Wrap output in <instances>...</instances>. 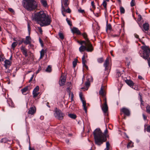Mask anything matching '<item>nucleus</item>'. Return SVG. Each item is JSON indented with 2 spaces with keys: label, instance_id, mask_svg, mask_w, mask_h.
Instances as JSON below:
<instances>
[{
  "label": "nucleus",
  "instance_id": "nucleus-42",
  "mask_svg": "<svg viewBox=\"0 0 150 150\" xmlns=\"http://www.w3.org/2000/svg\"><path fill=\"white\" fill-rule=\"evenodd\" d=\"M97 61L98 63H101L103 62L104 59L103 58L101 57L98 59Z\"/></svg>",
  "mask_w": 150,
  "mask_h": 150
},
{
  "label": "nucleus",
  "instance_id": "nucleus-18",
  "mask_svg": "<svg viewBox=\"0 0 150 150\" xmlns=\"http://www.w3.org/2000/svg\"><path fill=\"white\" fill-rule=\"evenodd\" d=\"M142 20V18L141 15L139 14L138 15L137 19V22L140 28H142V23L140 21Z\"/></svg>",
  "mask_w": 150,
  "mask_h": 150
},
{
  "label": "nucleus",
  "instance_id": "nucleus-48",
  "mask_svg": "<svg viewBox=\"0 0 150 150\" xmlns=\"http://www.w3.org/2000/svg\"><path fill=\"white\" fill-rule=\"evenodd\" d=\"M132 142H130L127 145V148H129L130 147H131L132 145Z\"/></svg>",
  "mask_w": 150,
  "mask_h": 150
},
{
  "label": "nucleus",
  "instance_id": "nucleus-36",
  "mask_svg": "<svg viewBox=\"0 0 150 150\" xmlns=\"http://www.w3.org/2000/svg\"><path fill=\"white\" fill-rule=\"evenodd\" d=\"M146 112L150 114V106L149 105H147L146 107Z\"/></svg>",
  "mask_w": 150,
  "mask_h": 150
},
{
  "label": "nucleus",
  "instance_id": "nucleus-57",
  "mask_svg": "<svg viewBox=\"0 0 150 150\" xmlns=\"http://www.w3.org/2000/svg\"><path fill=\"white\" fill-rule=\"evenodd\" d=\"M142 116L144 120H146V119L147 117L144 114H142Z\"/></svg>",
  "mask_w": 150,
  "mask_h": 150
},
{
  "label": "nucleus",
  "instance_id": "nucleus-60",
  "mask_svg": "<svg viewBox=\"0 0 150 150\" xmlns=\"http://www.w3.org/2000/svg\"><path fill=\"white\" fill-rule=\"evenodd\" d=\"M39 41L41 44L43 46V42L42 40L40 38L39 39Z\"/></svg>",
  "mask_w": 150,
  "mask_h": 150
},
{
  "label": "nucleus",
  "instance_id": "nucleus-39",
  "mask_svg": "<svg viewBox=\"0 0 150 150\" xmlns=\"http://www.w3.org/2000/svg\"><path fill=\"white\" fill-rule=\"evenodd\" d=\"M33 98H35L39 94V93L33 92Z\"/></svg>",
  "mask_w": 150,
  "mask_h": 150
},
{
  "label": "nucleus",
  "instance_id": "nucleus-41",
  "mask_svg": "<svg viewBox=\"0 0 150 150\" xmlns=\"http://www.w3.org/2000/svg\"><path fill=\"white\" fill-rule=\"evenodd\" d=\"M39 86H37L36 87H35L34 89L33 92H37L39 90Z\"/></svg>",
  "mask_w": 150,
  "mask_h": 150
},
{
  "label": "nucleus",
  "instance_id": "nucleus-2",
  "mask_svg": "<svg viewBox=\"0 0 150 150\" xmlns=\"http://www.w3.org/2000/svg\"><path fill=\"white\" fill-rule=\"evenodd\" d=\"M34 18L38 23L42 27L49 25L51 22V18L49 16L45 13L43 11H40L35 14Z\"/></svg>",
  "mask_w": 150,
  "mask_h": 150
},
{
  "label": "nucleus",
  "instance_id": "nucleus-58",
  "mask_svg": "<svg viewBox=\"0 0 150 150\" xmlns=\"http://www.w3.org/2000/svg\"><path fill=\"white\" fill-rule=\"evenodd\" d=\"M41 70V68L40 67L39 68L36 72V74H38Z\"/></svg>",
  "mask_w": 150,
  "mask_h": 150
},
{
  "label": "nucleus",
  "instance_id": "nucleus-13",
  "mask_svg": "<svg viewBox=\"0 0 150 150\" xmlns=\"http://www.w3.org/2000/svg\"><path fill=\"white\" fill-rule=\"evenodd\" d=\"M36 109L35 106L30 108L28 112V114L31 115H33L36 112Z\"/></svg>",
  "mask_w": 150,
  "mask_h": 150
},
{
  "label": "nucleus",
  "instance_id": "nucleus-30",
  "mask_svg": "<svg viewBox=\"0 0 150 150\" xmlns=\"http://www.w3.org/2000/svg\"><path fill=\"white\" fill-rule=\"evenodd\" d=\"M68 116L71 118L75 119L76 118V115L74 114H68Z\"/></svg>",
  "mask_w": 150,
  "mask_h": 150
},
{
  "label": "nucleus",
  "instance_id": "nucleus-34",
  "mask_svg": "<svg viewBox=\"0 0 150 150\" xmlns=\"http://www.w3.org/2000/svg\"><path fill=\"white\" fill-rule=\"evenodd\" d=\"M120 11L121 14H123L125 13V9L122 6H120Z\"/></svg>",
  "mask_w": 150,
  "mask_h": 150
},
{
  "label": "nucleus",
  "instance_id": "nucleus-50",
  "mask_svg": "<svg viewBox=\"0 0 150 150\" xmlns=\"http://www.w3.org/2000/svg\"><path fill=\"white\" fill-rule=\"evenodd\" d=\"M78 12L80 13H84V10L83 9H82L81 8H80L78 10Z\"/></svg>",
  "mask_w": 150,
  "mask_h": 150
},
{
  "label": "nucleus",
  "instance_id": "nucleus-24",
  "mask_svg": "<svg viewBox=\"0 0 150 150\" xmlns=\"http://www.w3.org/2000/svg\"><path fill=\"white\" fill-rule=\"evenodd\" d=\"M40 1L41 4L45 8L48 7L46 0H40Z\"/></svg>",
  "mask_w": 150,
  "mask_h": 150
},
{
  "label": "nucleus",
  "instance_id": "nucleus-14",
  "mask_svg": "<svg viewBox=\"0 0 150 150\" xmlns=\"http://www.w3.org/2000/svg\"><path fill=\"white\" fill-rule=\"evenodd\" d=\"M4 66L6 69H8L11 64V62L9 60L6 59L4 61Z\"/></svg>",
  "mask_w": 150,
  "mask_h": 150
},
{
  "label": "nucleus",
  "instance_id": "nucleus-53",
  "mask_svg": "<svg viewBox=\"0 0 150 150\" xmlns=\"http://www.w3.org/2000/svg\"><path fill=\"white\" fill-rule=\"evenodd\" d=\"M28 32H29V35H30V25H29V24L28 23Z\"/></svg>",
  "mask_w": 150,
  "mask_h": 150
},
{
  "label": "nucleus",
  "instance_id": "nucleus-56",
  "mask_svg": "<svg viewBox=\"0 0 150 150\" xmlns=\"http://www.w3.org/2000/svg\"><path fill=\"white\" fill-rule=\"evenodd\" d=\"M134 37H135V38H139V36L137 34H136V33L134 34Z\"/></svg>",
  "mask_w": 150,
  "mask_h": 150
},
{
  "label": "nucleus",
  "instance_id": "nucleus-38",
  "mask_svg": "<svg viewBox=\"0 0 150 150\" xmlns=\"http://www.w3.org/2000/svg\"><path fill=\"white\" fill-rule=\"evenodd\" d=\"M112 29L111 25L110 24H107L106 26V30H110Z\"/></svg>",
  "mask_w": 150,
  "mask_h": 150
},
{
  "label": "nucleus",
  "instance_id": "nucleus-33",
  "mask_svg": "<svg viewBox=\"0 0 150 150\" xmlns=\"http://www.w3.org/2000/svg\"><path fill=\"white\" fill-rule=\"evenodd\" d=\"M58 35L59 38L62 40H63L64 39V35L61 32H59L58 33Z\"/></svg>",
  "mask_w": 150,
  "mask_h": 150
},
{
  "label": "nucleus",
  "instance_id": "nucleus-40",
  "mask_svg": "<svg viewBox=\"0 0 150 150\" xmlns=\"http://www.w3.org/2000/svg\"><path fill=\"white\" fill-rule=\"evenodd\" d=\"M6 69L5 71V72L6 73H7L8 75H11V71L9 69Z\"/></svg>",
  "mask_w": 150,
  "mask_h": 150
},
{
  "label": "nucleus",
  "instance_id": "nucleus-32",
  "mask_svg": "<svg viewBox=\"0 0 150 150\" xmlns=\"http://www.w3.org/2000/svg\"><path fill=\"white\" fill-rule=\"evenodd\" d=\"M18 43L16 42H14L11 45V47L13 49V50L15 48L17 45Z\"/></svg>",
  "mask_w": 150,
  "mask_h": 150
},
{
  "label": "nucleus",
  "instance_id": "nucleus-26",
  "mask_svg": "<svg viewBox=\"0 0 150 150\" xmlns=\"http://www.w3.org/2000/svg\"><path fill=\"white\" fill-rule=\"evenodd\" d=\"M68 0H63V5L65 8L68 7Z\"/></svg>",
  "mask_w": 150,
  "mask_h": 150
},
{
  "label": "nucleus",
  "instance_id": "nucleus-25",
  "mask_svg": "<svg viewBox=\"0 0 150 150\" xmlns=\"http://www.w3.org/2000/svg\"><path fill=\"white\" fill-rule=\"evenodd\" d=\"M28 90V87L26 86L21 90L22 93L24 95H26L27 92Z\"/></svg>",
  "mask_w": 150,
  "mask_h": 150
},
{
  "label": "nucleus",
  "instance_id": "nucleus-63",
  "mask_svg": "<svg viewBox=\"0 0 150 150\" xmlns=\"http://www.w3.org/2000/svg\"><path fill=\"white\" fill-rule=\"evenodd\" d=\"M85 56V59H86L87 57V55L86 54L84 53V55Z\"/></svg>",
  "mask_w": 150,
  "mask_h": 150
},
{
  "label": "nucleus",
  "instance_id": "nucleus-37",
  "mask_svg": "<svg viewBox=\"0 0 150 150\" xmlns=\"http://www.w3.org/2000/svg\"><path fill=\"white\" fill-rule=\"evenodd\" d=\"M110 144L109 142H107L106 143V148L104 150H109V147Z\"/></svg>",
  "mask_w": 150,
  "mask_h": 150
},
{
  "label": "nucleus",
  "instance_id": "nucleus-21",
  "mask_svg": "<svg viewBox=\"0 0 150 150\" xmlns=\"http://www.w3.org/2000/svg\"><path fill=\"white\" fill-rule=\"evenodd\" d=\"M82 61L83 66L85 67L87 69H88V67L86 64V61L85 59V56L84 55H83L82 57Z\"/></svg>",
  "mask_w": 150,
  "mask_h": 150
},
{
  "label": "nucleus",
  "instance_id": "nucleus-44",
  "mask_svg": "<svg viewBox=\"0 0 150 150\" xmlns=\"http://www.w3.org/2000/svg\"><path fill=\"white\" fill-rule=\"evenodd\" d=\"M66 21L68 23V24L70 26H72V24L71 22L69 20L68 18L66 19Z\"/></svg>",
  "mask_w": 150,
  "mask_h": 150
},
{
  "label": "nucleus",
  "instance_id": "nucleus-12",
  "mask_svg": "<svg viewBox=\"0 0 150 150\" xmlns=\"http://www.w3.org/2000/svg\"><path fill=\"white\" fill-rule=\"evenodd\" d=\"M80 97L81 100L82 102L83 106V109L86 113L87 112V108L86 107V101L83 99L82 98V96L81 94H80L79 95Z\"/></svg>",
  "mask_w": 150,
  "mask_h": 150
},
{
  "label": "nucleus",
  "instance_id": "nucleus-51",
  "mask_svg": "<svg viewBox=\"0 0 150 150\" xmlns=\"http://www.w3.org/2000/svg\"><path fill=\"white\" fill-rule=\"evenodd\" d=\"M38 29L39 30V31L41 34H42V30L41 27H38Z\"/></svg>",
  "mask_w": 150,
  "mask_h": 150
},
{
  "label": "nucleus",
  "instance_id": "nucleus-59",
  "mask_svg": "<svg viewBox=\"0 0 150 150\" xmlns=\"http://www.w3.org/2000/svg\"><path fill=\"white\" fill-rule=\"evenodd\" d=\"M112 36L114 37H118L119 36V35H116V34H113L112 35Z\"/></svg>",
  "mask_w": 150,
  "mask_h": 150
},
{
  "label": "nucleus",
  "instance_id": "nucleus-45",
  "mask_svg": "<svg viewBox=\"0 0 150 150\" xmlns=\"http://www.w3.org/2000/svg\"><path fill=\"white\" fill-rule=\"evenodd\" d=\"M24 39L21 38L19 41H18V45H21V44H22L23 42H24Z\"/></svg>",
  "mask_w": 150,
  "mask_h": 150
},
{
  "label": "nucleus",
  "instance_id": "nucleus-54",
  "mask_svg": "<svg viewBox=\"0 0 150 150\" xmlns=\"http://www.w3.org/2000/svg\"><path fill=\"white\" fill-rule=\"evenodd\" d=\"M8 10L11 13H14V11L12 8H9L8 9Z\"/></svg>",
  "mask_w": 150,
  "mask_h": 150
},
{
  "label": "nucleus",
  "instance_id": "nucleus-4",
  "mask_svg": "<svg viewBox=\"0 0 150 150\" xmlns=\"http://www.w3.org/2000/svg\"><path fill=\"white\" fill-rule=\"evenodd\" d=\"M142 49L143 50V57L145 59H150V48L148 46L146 45H143L141 47Z\"/></svg>",
  "mask_w": 150,
  "mask_h": 150
},
{
  "label": "nucleus",
  "instance_id": "nucleus-46",
  "mask_svg": "<svg viewBox=\"0 0 150 150\" xmlns=\"http://www.w3.org/2000/svg\"><path fill=\"white\" fill-rule=\"evenodd\" d=\"M21 38L19 37L18 38H13V41L17 42L19 41V40H20Z\"/></svg>",
  "mask_w": 150,
  "mask_h": 150
},
{
  "label": "nucleus",
  "instance_id": "nucleus-27",
  "mask_svg": "<svg viewBox=\"0 0 150 150\" xmlns=\"http://www.w3.org/2000/svg\"><path fill=\"white\" fill-rule=\"evenodd\" d=\"M45 55V50L43 49H42L40 52V59H41Z\"/></svg>",
  "mask_w": 150,
  "mask_h": 150
},
{
  "label": "nucleus",
  "instance_id": "nucleus-43",
  "mask_svg": "<svg viewBox=\"0 0 150 150\" xmlns=\"http://www.w3.org/2000/svg\"><path fill=\"white\" fill-rule=\"evenodd\" d=\"M77 63V60L76 59H75L73 62V64L74 67H75Z\"/></svg>",
  "mask_w": 150,
  "mask_h": 150
},
{
  "label": "nucleus",
  "instance_id": "nucleus-31",
  "mask_svg": "<svg viewBox=\"0 0 150 150\" xmlns=\"http://www.w3.org/2000/svg\"><path fill=\"white\" fill-rule=\"evenodd\" d=\"M106 2V1L103 0V2L102 4V5L103 6L105 9H107V3Z\"/></svg>",
  "mask_w": 150,
  "mask_h": 150
},
{
  "label": "nucleus",
  "instance_id": "nucleus-47",
  "mask_svg": "<svg viewBox=\"0 0 150 150\" xmlns=\"http://www.w3.org/2000/svg\"><path fill=\"white\" fill-rule=\"evenodd\" d=\"M135 0H132L130 3V5L132 7L134 6L135 5Z\"/></svg>",
  "mask_w": 150,
  "mask_h": 150
},
{
  "label": "nucleus",
  "instance_id": "nucleus-9",
  "mask_svg": "<svg viewBox=\"0 0 150 150\" xmlns=\"http://www.w3.org/2000/svg\"><path fill=\"white\" fill-rule=\"evenodd\" d=\"M20 50L23 54L25 56V57L28 56V54L27 53V50L24 46H21L20 47Z\"/></svg>",
  "mask_w": 150,
  "mask_h": 150
},
{
  "label": "nucleus",
  "instance_id": "nucleus-35",
  "mask_svg": "<svg viewBox=\"0 0 150 150\" xmlns=\"http://www.w3.org/2000/svg\"><path fill=\"white\" fill-rule=\"evenodd\" d=\"M52 71V67L50 65H49L47 69H46V71L47 72H50Z\"/></svg>",
  "mask_w": 150,
  "mask_h": 150
},
{
  "label": "nucleus",
  "instance_id": "nucleus-8",
  "mask_svg": "<svg viewBox=\"0 0 150 150\" xmlns=\"http://www.w3.org/2000/svg\"><path fill=\"white\" fill-rule=\"evenodd\" d=\"M102 109L104 114L105 115H108V107L106 104V102L104 103L102 105Z\"/></svg>",
  "mask_w": 150,
  "mask_h": 150
},
{
  "label": "nucleus",
  "instance_id": "nucleus-19",
  "mask_svg": "<svg viewBox=\"0 0 150 150\" xmlns=\"http://www.w3.org/2000/svg\"><path fill=\"white\" fill-rule=\"evenodd\" d=\"M110 60V58L109 57H108L105 60L104 63V64L103 65L105 67V70H106L108 69V65L109 63V61Z\"/></svg>",
  "mask_w": 150,
  "mask_h": 150
},
{
  "label": "nucleus",
  "instance_id": "nucleus-16",
  "mask_svg": "<svg viewBox=\"0 0 150 150\" xmlns=\"http://www.w3.org/2000/svg\"><path fill=\"white\" fill-rule=\"evenodd\" d=\"M71 30L72 33L74 34H76L78 35H81L80 31L77 28L74 27L71 29Z\"/></svg>",
  "mask_w": 150,
  "mask_h": 150
},
{
  "label": "nucleus",
  "instance_id": "nucleus-52",
  "mask_svg": "<svg viewBox=\"0 0 150 150\" xmlns=\"http://www.w3.org/2000/svg\"><path fill=\"white\" fill-rule=\"evenodd\" d=\"M146 131L150 133V125L148 126L146 128Z\"/></svg>",
  "mask_w": 150,
  "mask_h": 150
},
{
  "label": "nucleus",
  "instance_id": "nucleus-5",
  "mask_svg": "<svg viewBox=\"0 0 150 150\" xmlns=\"http://www.w3.org/2000/svg\"><path fill=\"white\" fill-rule=\"evenodd\" d=\"M84 45L83 44L81 45V46L79 48V51L80 52H82L86 50L88 52H92L93 50V46L91 44L88 45L87 43H83Z\"/></svg>",
  "mask_w": 150,
  "mask_h": 150
},
{
  "label": "nucleus",
  "instance_id": "nucleus-29",
  "mask_svg": "<svg viewBox=\"0 0 150 150\" xmlns=\"http://www.w3.org/2000/svg\"><path fill=\"white\" fill-rule=\"evenodd\" d=\"M103 86H102L99 92V94L100 95H101V96H103L104 95V91L103 90Z\"/></svg>",
  "mask_w": 150,
  "mask_h": 150
},
{
  "label": "nucleus",
  "instance_id": "nucleus-28",
  "mask_svg": "<svg viewBox=\"0 0 150 150\" xmlns=\"http://www.w3.org/2000/svg\"><path fill=\"white\" fill-rule=\"evenodd\" d=\"M9 141L6 138H3L1 139L0 142L2 143H8Z\"/></svg>",
  "mask_w": 150,
  "mask_h": 150
},
{
  "label": "nucleus",
  "instance_id": "nucleus-15",
  "mask_svg": "<svg viewBox=\"0 0 150 150\" xmlns=\"http://www.w3.org/2000/svg\"><path fill=\"white\" fill-rule=\"evenodd\" d=\"M66 79L65 78L63 77L62 76L60 78L59 81V83L60 86H62L64 85L65 83Z\"/></svg>",
  "mask_w": 150,
  "mask_h": 150
},
{
  "label": "nucleus",
  "instance_id": "nucleus-49",
  "mask_svg": "<svg viewBox=\"0 0 150 150\" xmlns=\"http://www.w3.org/2000/svg\"><path fill=\"white\" fill-rule=\"evenodd\" d=\"M91 5L92 6V8L94 9H95L96 8V6L95 5H94V1H92L91 2Z\"/></svg>",
  "mask_w": 150,
  "mask_h": 150
},
{
  "label": "nucleus",
  "instance_id": "nucleus-61",
  "mask_svg": "<svg viewBox=\"0 0 150 150\" xmlns=\"http://www.w3.org/2000/svg\"><path fill=\"white\" fill-rule=\"evenodd\" d=\"M139 41H141V43H142V44L144 45H145V43L143 42H142V41L140 40V39H139Z\"/></svg>",
  "mask_w": 150,
  "mask_h": 150
},
{
  "label": "nucleus",
  "instance_id": "nucleus-22",
  "mask_svg": "<svg viewBox=\"0 0 150 150\" xmlns=\"http://www.w3.org/2000/svg\"><path fill=\"white\" fill-rule=\"evenodd\" d=\"M91 79L90 80L91 81H93V79L92 77L91 76H88V77H87V81L85 83V85L86 87H89L90 86V81L89 80V79Z\"/></svg>",
  "mask_w": 150,
  "mask_h": 150
},
{
  "label": "nucleus",
  "instance_id": "nucleus-17",
  "mask_svg": "<svg viewBox=\"0 0 150 150\" xmlns=\"http://www.w3.org/2000/svg\"><path fill=\"white\" fill-rule=\"evenodd\" d=\"M31 39L30 36H26L25 37V40L24 41V43L26 45L30 44L31 42Z\"/></svg>",
  "mask_w": 150,
  "mask_h": 150
},
{
  "label": "nucleus",
  "instance_id": "nucleus-11",
  "mask_svg": "<svg viewBox=\"0 0 150 150\" xmlns=\"http://www.w3.org/2000/svg\"><path fill=\"white\" fill-rule=\"evenodd\" d=\"M120 111L127 116H129L130 115V111L128 108H123L120 110Z\"/></svg>",
  "mask_w": 150,
  "mask_h": 150
},
{
  "label": "nucleus",
  "instance_id": "nucleus-62",
  "mask_svg": "<svg viewBox=\"0 0 150 150\" xmlns=\"http://www.w3.org/2000/svg\"><path fill=\"white\" fill-rule=\"evenodd\" d=\"M138 77V78L140 79H142V77L140 76H139Z\"/></svg>",
  "mask_w": 150,
  "mask_h": 150
},
{
  "label": "nucleus",
  "instance_id": "nucleus-3",
  "mask_svg": "<svg viewBox=\"0 0 150 150\" xmlns=\"http://www.w3.org/2000/svg\"><path fill=\"white\" fill-rule=\"evenodd\" d=\"M22 4L23 7L28 11H34L38 7L37 4L35 0H23Z\"/></svg>",
  "mask_w": 150,
  "mask_h": 150
},
{
  "label": "nucleus",
  "instance_id": "nucleus-55",
  "mask_svg": "<svg viewBox=\"0 0 150 150\" xmlns=\"http://www.w3.org/2000/svg\"><path fill=\"white\" fill-rule=\"evenodd\" d=\"M34 75H33L31 77L30 79V80H29V82H30L32 81L33 80V78L34 77Z\"/></svg>",
  "mask_w": 150,
  "mask_h": 150
},
{
  "label": "nucleus",
  "instance_id": "nucleus-64",
  "mask_svg": "<svg viewBox=\"0 0 150 150\" xmlns=\"http://www.w3.org/2000/svg\"><path fill=\"white\" fill-rule=\"evenodd\" d=\"M29 150H35L33 148H31L30 147H29Z\"/></svg>",
  "mask_w": 150,
  "mask_h": 150
},
{
  "label": "nucleus",
  "instance_id": "nucleus-7",
  "mask_svg": "<svg viewBox=\"0 0 150 150\" xmlns=\"http://www.w3.org/2000/svg\"><path fill=\"white\" fill-rule=\"evenodd\" d=\"M81 35L85 40H82L80 42H78L80 45L83 44V43H87L88 45H90V44H91L90 40L88 38V35L86 33H83L81 34Z\"/></svg>",
  "mask_w": 150,
  "mask_h": 150
},
{
  "label": "nucleus",
  "instance_id": "nucleus-10",
  "mask_svg": "<svg viewBox=\"0 0 150 150\" xmlns=\"http://www.w3.org/2000/svg\"><path fill=\"white\" fill-rule=\"evenodd\" d=\"M142 30L145 33H146L149 29V24L147 23H146L143 24V27L142 26Z\"/></svg>",
  "mask_w": 150,
  "mask_h": 150
},
{
  "label": "nucleus",
  "instance_id": "nucleus-23",
  "mask_svg": "<svg viewBox=\"0 0 150 150\" xmlns=\"http://www.w3.org/2000/svg\"><path fill=\"white\" fill-rule=\"evenodd\" d=\"M125 82L131 87L133 88L134 83L131 80H125Z\"/></svg>",
  "mask_w": 150,
  "mask_h": 150
},
{
  "label": "nucleus",
  "instance_id": "nucleus-20",
  "mask_svg": "<svg viewBox=\"0 0 150 150\" xmlns=\"http://www.w3.org/2000/svg\"><path fill=\"white\" fill-rule=\"evenodd\" d=\"M62 12H63V11L69 13H70L71 12V11L68 6V7L65 8L64 7V6L62 4Z\"/></svg>",
  "mask_w": 150,
  "mask_h": 150
},
{
  "label": "nucleus",
  "instance_id": "nucleus-6",
  "mask_svg": "<svg viewBox=\"0 0 150 150\" xmlns=\"http://www.w3.org/2000/svg\"><path fill=\"white\" fill-rule=\"evenodd\" d=\"M54 115L56 118L60 120L63 119L64 114L61 110L56 108L54 109Z\"/></svg>",
  "mask_w": 150,
  "mask_h": 150
},
{
  "label": "nucleus",
  "instance_id": "nucleus-1",
  "mask_svg": "<svg viewBox=\"0 0 150 150\" xmlns=\"http://www.w3.org/2000/svg\"><path fill=\"white\" fill-rule=\"evenodd\" d=\"M108 131L107 128L103 133L100 129H96L93 132V134L94 137L95 144L99 146L101 145L103 143L107 140V138L109 136L107 135Z\"/></svg>",
  "mask_w": 150,
  "mask_h": 150
}]
</instances>
